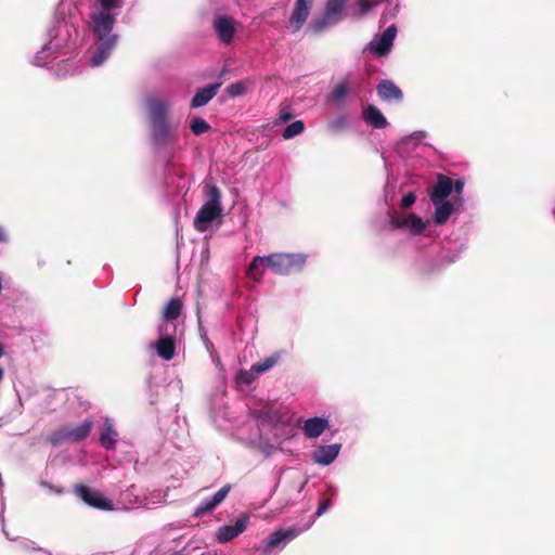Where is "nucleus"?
I'll use <instances>...</instances> for the list:
<instances>
[{"mask_svg": "<svg viewBox=\"0 0 555 555\" xmlns=\"http://www.w3.org/2000/svg\"><path fill=\"white\" fill-rule=\"evenodd\" d=\"M125 3L126 0H89L87 28L94 41L91 67L102 66L115 50L119 36L114 26Z\"/></svg>", "mask_w": 555, "mask_h": 555, "instance_id": "1", "label": "nucleus"}, {"mask_svg": "<svg viewBox=\"0 0 555 555\" xmlns=\"http://www.w3.org/2000/svg\"><path fill=\"white\" fill-rule=\"evenodd\" d=\"M48 42L35 55L33 63L36 66H46L49 57L56 52H67L79 42L77 26L65 18L55 20L48 30Z\"/></svg>", "mask_w": 555, "mask_h": 555, "instance_id": "2", "label": "nucleus"}, {"mask_svg": "<svg viewBox=\"0 0 555 555\" xmlns=\"http://www.w3.org/2000/svg\"><path fill=\"white\" fill-rule=\"evenodd\" d=\"M170 103L160 96H151L146 102L151 120L152 137L158 144L172 142L176 139V126L169 120Z\"/></svg>", "mask_w": 555, "mask_h": 555, "instance_id": "3", "label": "nucleus"}, {"mask_svg": "<svg viewBox=\"0 0 555 555\" xmlns=\"http://www.w3.org/2000/svg\"><path fill=\"white\" fill-rule=\"evenodd\" d=\"M206 203L201 207L194 218V228L199 232L209 229L211 222L222 212L221 193L216 185L205 186Z\"/></svg>", "mask_w": 555, "mask_h": 555, "instance_id": "4", "label": "nucleus"}, {"mask_svg": "<svg viewBox=\"0 0 555 555\" xmlns=\"http://www.w3.org/2000/svg\"><path fill=\"white\" fill-rule=\"evenodd\" d=\"M172 331H169L167 324H159L157 328L158 338L146 346V351L157 354L165 361H171L176 357L177 338L176 326L172 325Z\"/></svg>", "mask_w": 555, "mask_h": 555, "instance_id": "5", "label": "nucleus"}, {"mask_svg": "<svg viewBox=\"0 0 555 555\" xmlns=\"http://www.w3.org/2000/svg\"><path fill=\"white\" fill-rule=\"evenodd\" d=\"M304 254L278 253L268 255L269 268L280 275L292 274L302 269L306 262Z\"/></svg>", "mask_w": 555, "mask_h": 555, "instance_id": "6", "label": "nucleus"}, {"mask_svg": "<svg viewBox=\"0 0 555 555\" xmlns=\"http://www.w3.org/2000/svg\"><path fill=\"white\" fill-rule=\"evenodd\" d=\"M93 424L91 421H85L79 425L63 426L52 433L49 440L52 444H61L65 442H79L85 440L91 433Z\"/></svg>", "mask_w": 555, "mask_h": 555, "instance_id": "7", "label": "nucleus"}, {"mask_svg": "<svg viewBox=\"0 0 555 555\" xmlns=\"http://www.w3.org/2000/svg\"><path fill=\"white\" fill-rule=\"evenodd\" d=\"M75 492L87 505L102 509H113V502L108 500L102 492L86 486H77Z\"/></svg>", "mask_w": 555, "mask_h": 555, "instance_id": "8", "label": "nucleus"}, {"mask_svg": "<svg viewBox=\"0 0 555 555\" xmlns=\"http://www.w3.org/2000/svg\"><path fill=\"white\" fill-rule=\"evenodd\" d=\"M249 524V515L241 514L234 525H224L216 531V540L219 543H227L242 534Z\"/></svg>", "mask_w": 555, "mask_h": 555, "instance_id": "9", "label": "nucleus"}, {"mask_svg": "<svg viewBox=\"0 0 555 555\" xmlns=\"http://www.w3.org/2000/svg\"><path fill=\"white\" fill-rule=\"evenodd\" d=\"M212 26L218 39L222 43L229 44L232 42L237 28V22L234 18L225 15H218L215 17Z\"/></svg>", "mask_w": 555, "mask_h": 555, "instance_id": "10", "label": "nucleus"}, {"mask_svg": "<svg viewBox=\"0 0 555 555\" xmlns=\"http://www.w3.org/2000/svg\"><path fill=\"white\" fill-rule=\"evenodd\" d=\"M397 35L395 25L389 26L379 37L372 40L367 48L371 52L378 55H386L390 52L393 40Z\"/></svg>", "mask_w": 555, "mask_h": 555, "instance_id": "11", "label": "nucleus"}, {"mask_svg": "<svg viewBox=\"0 0 555 555\" xmlns=\"http://www.w3.org/2000/svg\"><path fill=\"white\" fill-rule=\"evenodd\" d=\"M313 0H296L295 5L289 17V26L293 33H297L306 23Z\"/></svg>", "mask_w": 555, "mask_h": 555, "instance_id": "12", "label": "nucleus"}, {"mask_svg": "<svg viewBox=\"0 0 555 555\" xmlns=\"http://www.w3.org/2000/svg\"><path fill=\"white\" fill-rule=\"evenodd\" d=\"M388 219L391 228L408 229L412 234H418L425 228L423 220L414 214L401 217L388 214Z\"/></svg>", "mask_w": 555, "mask_h": 555, "instance_id": "13", "label": "nucleus"}, {"mask_svg": "<svg viewBox=\"0 0 555 555\" xmlns=\"http://www.w3.org/2000/svg\"><path fill=\"white\" fill-rule=\"evenodd\" d=\"M230 485H224L212 496L205 499L194 511V516L199 517L206 513L212 512L229 494Z\"/></svg>", "mask_w": 555, "mask_h": 555, "instance_id": "14", "label": "nucleus"}, {"mask_svg": "<svg viewBox=\"0 0 555 555\" xmlns=\"http://www.w3.org/2000/svg\"><path fill=\"white\" fill-rule=\"evenodd\" d=\"M302 529H296V528H287L283 530H279L274 533H272L266 543L264 551H271L279 546H284L286 543L294 540L297 535L300 534Z\"/></svg>", "mask_w": 555, "mask_h": 555, "instance_id": "15", "label": "nucleus"}, {"mask_svg": "<svg viewBox=\"0 0 555 555\" xmlns=\"http://www.w3.org/2000/svg\"><path fill=\"white\" fill-rule=\"evenodd\" d=\"M340 448L339 443L320 446L313 451L311 457L317 464L327 466L338 456Z\"/></svg>", "mask_w": 555, "mask_h": 555, "instance_id": "16", "label": "nucleus"}, {"mask_svg": "<svg viewBox=\"0 0 555 555\" xmlns=\"http://www.w3.org/2000/svg\"><path fill=\"white\" fill-rule=\"evenodd\" d=\"M378 96L386 102H400L403 98L402 91L391 80H382L377 85Z\"/></svg>", "mask_w": 555, "mask_h": 555, "instance_id": "17", "label": "nucleus"}, {"mask_svg": "<svg viewBox=\"0 0 555 555\" xmlns=\"http://www.w3.org/2000/svg\"><path fill=\"white\" fill-rule=\"evenodd\" d=\"M346 0H328L325 8V18L322 22H313L310 27L314 33L321 31L325 21L334 20L344 9Z\"/></svg>", "mask_w": 555, "mask_h": 555, "instance_id": "18", "label": "nucleus"}, {"mask_svg": "<svg viewBox=\"0 0 555 555\" xmlns=\"http://www.w3.org/2000/svg\"><path fill=\"white\" fill-rule=\"evenodd\" d=\"M453 191V180L447 176H438L436 185L430 193V199L447 201Z\"/></svg>", "mask_w": 555, "mask_h": 555, "instance_id": "19", "label": "nucleus"}, {"mask_svg": "<svg viewBox=\"0 0 555 555\" xmlns=\"http://www.w3.org/2000/svg\"><path fill=\"white\" fill-rule=\"evenodd\" d=\"M118 434L114 428V424L109 418H105L103 423V428L100 436V442L102 447L106 450H112L115 448L117 442Z\"/></svg>", "mask_w": 555, "mask_h": 555, "instance_id": "20", "label": "nucleus"}, {"mask_svg": "<svg viewBox=\"0 0 555 555\" xmlns=\"http://www.w3.org/2000/svg\"><path fill=\"white\" fill-rule=\"evenodd\" d=\"M328 427V421L323 417L309 418L304 424V433L308 438H318Z\"/></svg>", "mask_w": 555, "mask_h": 555, "instance_id": "21", "label": "nucleus"}, {"mask_svg": "<svg viewBox=\"0 0 555 555\" xmlns=\"http://www.w3.org/2000/svg\"><path fill=\"white\" fill-rule=\"evenodd\" d=\"M220 83L209 85L195 93L192 99L191 106L193 108L206 105L218 92Z\"/></svg>", "mask_w": 555, "mask_h": 555, "instance_id": "22", "label": "nucleus"}, {"mask_svg": "<svg viewBox=\"0 0 555 555\" xmlns=\"http://www.w3.org/2000/svg\"><path fill=\"white\" fill-rule=\"evenodd\" d=\"M363 119L365 122H367L369 125H371L372 127H374L376 129H383L388 125L385 116L374 105H369L363 111Z\"/></svg>", "mask_w": 555, "mask_h": 555, "instance_id": "23", "label": "nucleus"}, {"mask_svg": "<svg viewBox=\"0 0 555 555\" xmlns=\"http://www.w3.org/2000/svg\"><path fill=\"white\" fill-rule=\"evenodd\" d=\"M268 256H256L247 268V276L255 282H259L262 278L263 270L269 268Z\"/></svg>", "mask_w": 555, "mask_h": 555, "instance_id": "24", "label": "nucleus"}, {"mask_svg": "<svg viewBox=\"0 0 555 555\" xmlns=\"http://www.w3.org/2000/svg\"><path fill=\"white\" fill-rule=\"evenodd\" d=\"M183 302L180 298H171L163 310V323L169 327V322L177 320L182 311Z\"/></svg>", "mask_w": 555, "mask_h": 555, "instance_id": "25", "label": "nucleus"}, {"mask_svg": "<svg viewBox=\"0 0 555 555\" xmlns=\"http://www.w3.org/2000/svg\"><path fill=\"white\" fill-rule=\"evenodd\" d=\"M435 205L434 221L437 224L444 223L453 211V205L448 201L431 199Z\"/></svg>", "mask_w": 555, "mask_h": 555, "instance_id": "26", "label": "nucleus"}, {"mask_svg": "<svg viewBox=\"0 0 555 555\" xmlns=\"http://www.w3.org/2000/svg\"><path fill=\"white\" fill-rule=\"evenodd\" d=\"M253 414L255 418L270 426H275L279 421L278 414L271 405H263L261 409L253 411Z\"/></svg>", "mask_w": 555, "mask_h": 555, "instance_id": "27", "label": "nucleus"}, {"mask_svg": "<svg viewBox=\"0 0 555 555\" xmlns=\"http://www.w3.org/2000/svg\"><path fill=\"white\" fill-rule=\"evenodd\" d=\"M138 488L132 485L127 490L121 492L120 494V502L124 506V508H132L134 507L135 503L138 502Z\"/></svg>", "mask_w": 555, "mask_h": 555, "instance_id": "28", "label": "nucleus"}, {"mask_svg": "<svg viewBox=\"0 0 555 555\" xmlns=\"http://www.w3.org/2000/svg\"><path fill=\"white\" fill-rule=\"evenodd\" d=\"M305 130V124L301 120H296L289 124L283 131L282 137L285 140L293 139L301 134Z\"/></svg>", "mask_w": 555, "mask_h": 555, "instance_id": "29", "label": "nucleus"}, {"mask_svg": "<svg viewBox=\"0 0 555 555\" xmlns=\"http://www.w3.org/2000/svg\"><path fill=\"white\" fill-rule=\"evenodd\" d=\"M248 88V81L241 80L230 83L227 88V92L230 96L236 98L246 93Z\"/></svg>", "mask_w": 555, "mask_h": 555, "instance_id": "30", "label": "nucleus"}, {"mask_svg": "<svg viewBox=\"0 0 555 555\" xmlns=\"http://www.w3.org/2000/svg\"><path fill=\"white\" fill-rule=\"evenodd\" d=\"M258 373L255 371V366L253 365L250 370H241L236 375V382L238 384L249 385L251 384L257 377Z\"/></svg>", "mask_w": 555, "mask_h": 555, "instance_id": "31", "label": "nucleus"}, {"mask_svg": "<svg viewBox=\"0 0 555 555\" xmlns=\"http://www.w3.org/2000/svg\"><path fill=\"white\" fill-rule=\"evenodd\" d=\"M280 354L274 353L267 359H264L262 362L254 364L256 373L259 375L270 370L279 360Z\"/></svg>", "mask_w": 555, "mask_h": 555, "instance_id": "32", "label": "nucleus"}, {"mask_svg": "<svg viewBox=\"0 0 555 555\" xmlns=\"http://www.w3.org/2000/svg\"><path fill=\"white\" fill-rule=\"evenodd\" d=\"M348 93L347 85L345 82H340L336 85L331 93V100L336 103L343 102Z\"/></svg>", "mask_w": 555, "mask_h": 555, "instance_id": "33", "label": "nucleus"}, {"mask_svg": "<svg viewBox=\"0 0 555 555\" xmlns=\"http://www.w3.org/2000/svg\"><path fill=\"white\" fill-rule=\"evenodd\" d=\"M191 130L194 134L199 135L207 132L210 129L209 124L203 118H194L191 121Z\"/></svg>", "mask_w": 555, "mask_h": 555, "instance_id": "34", "label": "nucleus"}, {"mask_svg": "<svg viewBox=\"0 0 555 555\" xmlns=\"http://www.w3.org/2000/svg\"><path fill=\"white\" fill-rule=\"evenodd\" d=\"M382 0H359L360 14H365L373 8L377 7Z\"/></svg>", "mask_w": 555, "mask_h": 555, "instance_id": "35", "label": "nucleus"}, {"mask_svg": "<svg viewBox=\"0 0 555 555\" xmlns=\"http://www.w3.org/2000/svg\"><path fill=\"white\" fill-rule=\"evenodd\" d=\"M331 506H332V500L331 499H326L323 502H321L319 504V506H318V509L315 512L314 518H318L321 515H323Z\"/></svg>", "mask_w": 555, "mask_h": 555, "instance_id": "36", "label": "nucleus"}, {"mask_svg": "<svg viewBox=\"0 0 555 555\" xmlns=\"http://www.w3.org/2000/svg\"><path fill=\"white\" fill-rule=\"evenodd\" d=\"M416 201V196L413 193L405 194L401 199V207L402 208H409L412 206Z\"/></svg>", "mask_w": 555, "mask_h": 555, "instance_id": "37", "label": "nucleus"}, {"mask_svg": "<svg viewBox=\"0 0 555 555\" xmlns=\"http://www.w3.org/2000/svg\"><path fill=\"white\" fill-rule=\"evenodd\" d=\"M292 117H293V114H292L288 109H286V108H282V109L280 111V114H279V119H280V121H282V122H286V121H288Z\"/></svg>", "mask_w": 555, "mask_h": 555, "instance_id": "38", "label": "nucleus"}, {"mask_svg": "<svg viewBox=\"0 0 555 555\" xmlns=\"http://www.w3.org/2000/svg\"><path fill=\"white\" fill-rule=\"evenodd\" d=\"M464 180L457 179L455 182H453V190L456 194L461 195L464 190Z\"/></svg>", "mask_w": 555, "mask_h": 555, "instance_id": "39", "label": "nucleus"}, {"mask_svg": "<svg viewBox=\"0 0 555 555\" xmlns=\"http://www.w3.org/2000/svg\"><path fill=\"white\" fill-rule=\"evenodd\" d=\"M9 237L4 231V229L0 225V242L5 243L8 242Z\"/></svg>", "mask_w": 555, "mask_h": 555, "instance_id": "40", "label": "nucleus"}, {"mask_svg": "<svg viewBox=\"0 0 555 555\" xmlns=\"http://www.w3.org/2000/svg\"><path fill=\"white\" fill-rule=\"evenodd\" d=\"M203 340H204L205 346H206V348H207L208 350H209V349H212V344H211V341L208 339V337H207V335H206V334H204V335H203Z\"/></svg>", "mask_w": 555, "mask_h": 555, "instance_id": "41", "label": "nucleus"}, {"mask_svg": "<svg viewBox=\"0 0 555 555\" xmlns=\"http://www.w3.org/2000/svg\"><path fill=\"white\" fill-rule=\"evenodd\" d=\"M3 376H4V371H3V369L0 367V382L3 379Z\"/></svg>", "mask_w": 555, "mask_h": 555, "instance_id": "42", "label": "nucleus"}, {"mask_svg": "<svg viewBox=\"0 0 555 555\" xmlns=\"http://www.w3.org/2000/svg\"><path fill=\"white\" fill-rule=\"evenodd\" d=\"M345 121H346V120H345V117H341V118L338 120L339 126H343V125L345 124Z\"/></svg>", "mask_w": 555, "mask_h": 555, "instance_id": "43", "label": "nucleus"}, {"mask_svg": "<svg viewBox=\"0 0 555 555\" xmlns=\"http://www.w3.org/2000/svg\"><path fill=\"white\" fill-rule=\"evenodd\" d=\"M314 520H312L310 524L307 525L306 529L310 528V526L312 525Z\"/></svg>", "mask_w": 555, "mask_h": 555, "instance_id": "44", "label": "nucleus"}]
</instances>
